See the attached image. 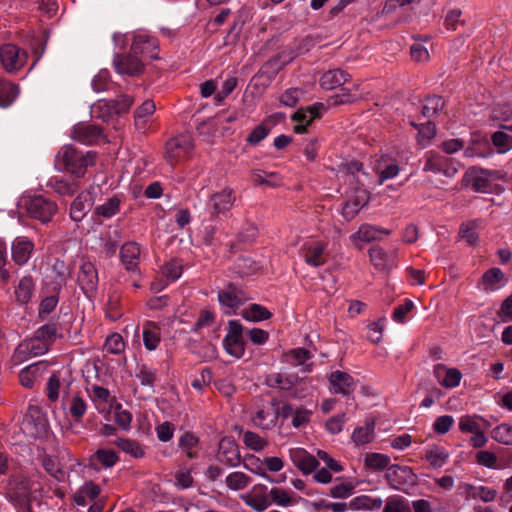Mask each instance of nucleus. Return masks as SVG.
<instances>
[{"instance_id": "obj_44", "label": "nucleus", "mask_w": 512, "mask_h": 512, "mask_svg": "<svg viewBox=\"0 0 512 512\" xmlns=\"http://www.w3.org/2000/svg\"><path fill=\"white\" fill-rule=\"evenodd\" d=\"M50 272L51 279L55 285L59 287L66 284L67 280L71 276L69 267L60 259H55L54 263L51 265Z\"/></svg>"}, {"instance_id": "obj_16", "label": "nucleus", "mask_w": 512, "mask_h": 512, "mask_svg": "<svg viewBox=\"0 0 512 512\" xmlns=\"http://www.w3.org/2000/svg\"><path fill=\"white\" fill-rule=\"evenodd\" d=\"M216 457L220 463L230 468L237 467L241 463L238 445L231 437H223L220 440Z\"/></svg>"}, {"instance_id": "obj_15", "label": "nucleus", "mask_w": 512, "mask_h": 512, "mask_svg": "<svg viewBox=\"0 0 512 512\" xmlns=\"http://www.w3.org/2000/svg\"><path fill=\"white\" fill-rule=\"evenodd\" d=\"M88 393L98 412L111 417L113 409L119 404L116 397L105 386H92V391L88 390Z\"/></svg>"}, {"instance_id": "obj_43", "label": "nucleus", "mask_w": 512, "mask_h": 512, "mask_svg": "<svg viewBox=\"0 0 512 512\" xmlns=\"http://www.w3.org/2000/svg\"><path fill=\"white\" fill-rule=\"evenodd\" d=\"M122 199L114 195L108 198L103 204L98 205L94 209V213L104 218H111L120 211Z\"/></svg>"}, {"instance_id": "obj_17", "label": "nucleus", "mask_w": 512, "mask_h": 512, "mask_svg": "<svg viewBox=\"0 0 512 512\" xmlns=\"http://www.w3.org/2000/svg\"><path fill=\"white\" fill-rule=\"evenodd\" d=\"M242 499L247 506L256 512H263L272 505L269 489L264 484H255Z\"/></svg>"}, {"instance_id": "obj_19", "label": "nucleus", "mask_w": 512, "mask_h": 512, "mask_svg": "<svg viewBox=\"0 0 512 512\" xmlns=\"http://www.w3.org/2000/svg\"><path fill=\"white\" fill-rule=\"evenodd\" d=\"M312 409L307 407H298L290 403H285L280 407V418H292L291 424L294 428L300 429L310 422Z\"/></svg>"}, {"instance_id": "obj_11", "label": "nucleus", "mask_w": 512, "mask_h": 512, "mask_svg": "<svg viewBox=\"0 0 512 512\" xmlns=\"http://www.w3.org/2000/svg\"><path fill=\"white\" fill-rule=\"evenodd\" d=\"M49 351L46 344L42 343L37 337H30L23 340L16 347L12 360L15 364H20L31 357L43 355Z\"/></svg>"}, {"instance_id": "obj_8", "label": "nucleus", "mask_w": 512, "mask_h": 512, "mask_svg": "<svg viewBox=\"0 0 512 512\" xmlns=\"http://www.w3.org/2000/svg\"><path fill=\"white\" fill-rule=\"evenodd\" d=\"M192 138L188 134H180L167 141L166 158L171 165H175L187 158L193 150Z\"/></svg>"}, {"instance_id": "obj_45", "label": "nucleus", "mask_w": 512, "mask_h": 512, "mask_svg": "<svg viewBox=\"0 0 512 512\" xmlns=\"http://www.w3.org/2000/svg\"><path fill=\"white\" fill-rule=\"evenodd\" d=\"M445 100L441 96H430L424 99L421 113L426 118L437 116L444 108Z\"/></svg>"}, {"instance_id": "obj_41", "label": "nucleus", "mask_w": 512, "mask_h": 512, "mask_svg": "<svg viewBox=\"0 0 512 512\" xmlns=\"http://www.w3.org/2000/svg\"><path fill=\"white\" fill-rule=\"evenodd\" d=\"M45 471L57 482L65 481L67 474L62 468L58 457L47 455L42 460Z\"/></svg>"}, {"instance_id": "obj_21", "label": "nucleus", "mask_w": 512, "mask_h": 512, "mask_svg": "<svg viewBox=\"0 0 512 512\" xmlns=\"http://www.w3.org/2000/svg\"><path fill=\"white\" fill-rule=\"evenodd\" d=\"M78 284L85 294H92L98 287V272L95 265L90 261H84L77 276Z\"/></svg>"}, {"instance_id": "obj_5", "label": "nucleus", "mask_w": 512, "mask_h": 512, "mask_svg": "<svg viewBox=\"0 0 512 512\" xmlns=\"http://www.w3.org/2000/svg\"><path fill=\"white\" fill-rule=\"evenodd\" d=\"M250 299L249 294L234 283H228L218 292L219 303L227 315L236 313L237 309Z\"/></svg>"}, {"instance_id": "obj_63", "label": "nucleus", "mask_w": 512, "mask_h": 512, "mask_svg": "<svg viewBox=\"0 0 512 512\" xmlns=\"http://www.w3.org/2000/svg\"><path fill=\"white\" fill-rule=\"evenodd\" d=\"M92 88L96 92L106 91L112 85L110 73L106 69H102L92 79Z\"/></svg>"}, {"instance_id": "obj_27", "label": "nucleus", "mask_w": 512, "mask_h": 512, "mask_svg": "<svg viewBox=\"0 0 512 512\" xmlns=\"http://www.w3.org/2000/svg\"><path fill=\"white\" fill-rule=\"evenodd\" d=\"M94 203L90 192L82 191L73 200L70 206V218L75 222H80L90 211Z\"/></svg>"}, {"instance_id": "obj_42", "label": "nucleus", "mask_w": 512, "mask_h": 512, "mask_svg": "<svg viewBox=\"0 0 512 512\" xmlns=\"http://www.w3.org/2000/svg\"><path fill=\"white\" fill-rule=\"evenodd\" d=\"M243 467L251 473L260 476L270 483H279L278 480L272 478L267 472L260 458L251 455L244 459Z\"/></svg>"}, {"instance_id": "obj_6", "label": "nucleus", "mask_w": 512, "mask_h": 512, "mask_svg": "<svg viewBox=\"0 0 512 512\" xmlns=\"http://www.w3.org/2000/svg\"><path fill=\"white\" fill-rule=\"evenodd\" d=\"M24 207L30 217L40 220L42 223L49 222L57 212V204L42 196L35 195L24 200Z\"/></svg>"}, {"instance_id": "obj_10", "label": "nucleus", "mask_w": 512, "mask_h": 512, "mask_svg": "<svg viewBox=\"0 0 512 512\" xmlns=\"http://www.w3.org/2000/svg\"><path fill=\"white\" fill-rule=\"evenodd\" d=\"M27 57V52L14 44H4L0 47V61L8 73H13L23 68Z\"/></svg>"}, {"instance_id": "obj_36", "label": "nucleus", "mask_w": 512, "mask_h": 512, "mask_svg": "<svg viewBox=\"0 0 512 512\" xmlns=\"http://www.w3.org/2000/svg\"><path fill=\"white\" fill-rule=\"evenodd\" d=\"M384 233L389 235L391 233L390 230L379 228L370 224H363L359 227V229L350 236L352 241L360 240L363 242H371L379 239L378 234Z\"/></svg>"}, {"instance_id": "obj_52", "label": "nucleus", "mask_w": 512, "mask_h": 512, "mask_svg": "<svg viewBox=\"0 0 512 512\" xmlns=\"http://www.w3.org/2000/svg\"><path fill=\"white\" fill-rule=\"evenodd\" d=\"M156 106L153 100L144 101L134 113L135 125L143 128L147 122V118L155 112Z\"/></svg>"}, {"instance_id": "obj_13", "label": "nucleus", "mask_w": 512, "mask_h": 512, "mask_svg": "<svg viewBox=\"0 0 512 512\" xmlns=\"http://www.w3.org/2000/svg\"><path fill=\"white\" fill-rule=\"evenodd\" d=\"M223 346L230 355L237 358L244 354L243 328L238 321L228 322V332L223 339Z\"/></svg>"}, {"instance_id": "obj_25", "label": "nucleus", "mask_w": 512, "mask_h": 512, "mask_svg": "<svg viewBox=\"0 0 512 512\" xmlns=\"http://www.w3.org/2000/svg\"><path fill=\"white\" fill-rule=\"evenodd\" d=\"M289 457L293 464L304 474H310L316 470L318 460L305 449L300 447L290 448Z\"/></svg>"}, {"instance_id": "obj_26", "label": "nucleus", "mask_w": 512, "mask_h": 512, "mask_svg": "<svg viewBox=\"0 0 512 512\" xmlns=\"http://www.w3.org/2000/svg\"><path fill=\"white\" fill-rule=\"evenodd\" d=\"M459 490L462 496L467 500H481L483 502H491L495 499L497 492L487 486H476L470 483H461Z\"/></svg>"}, {"instance_id": "obj_3", "label": "nucleus", "mask_w": 512, "mask_h": 512, "mask_svg": "<svg viewBox=\"0 0 512 512\" xmlns=\"http://www.w3.org/2000/svg\"><path fill=\"white\" fill-rule=\"evenodd\" d=\"M19 429L27 442L45 438L49 434L48 419L38 407L31 406L24 415Z\"/></svg>"}, {"instance_id": "obj_14", "label": "nucleus", "mask_w": 512, "mask_h": 512, "mask_svg": "<svg viewBox=\"0 0 512 512\" xmlns=\"http://www.w3.org/2000/svg\"><path fill=\"white\" fill-rule=\"evenodd\" d=\"M278 418H280V407L277 406L276 400H272L257 409L252 421L255 426L269 430L276 425Z\"/></svg>"}, {"instance_id": "obj_29", "label": "nucleus", "mask_w": 512, "mask_h": 512, "mask_svg": "<svg viewBox=\"0 0 512 512\" xmlns=\"http://www.w3.org/2000/svg\"><path fill=\"white\" fill-rule=\"evenodd\" d=\"M141 249L135 242H127L120 249V259L124 267L128 271L135 272L138 270Z\"/></svg>"}, {"instance_id": "obj_30", "label": "nucleus", "mask_w": 512, "mask_h": 512, "mask_svg": "<svg viewBox=\"0 0 512 512\" xmlns=\"http://www.w3.org/2000/svg\"><path fill=\"white\" fill-rule=\"evenodd\" d=\"M351 79L349 73L341 69H331L322 74L319 83L325 90L336 89Z\"/></svg>"}, {"instance_id": "obj_46", "label": "nucleus", "mask_w": 512, "mask_h": 512, "mask_svg": "<svg viewBox=\"0 0 512 512\" xmlns=\"http://www.w3.org/2000/svg\"><path fill=\"white\" fill-rule=\"evenodd\" d=\"M116 445L122 452L135 459H140L145 455V449L136 440L119 438L116 440Z\"/></svg>"}, {"instance_id": "obj_33", "label": "nucleus", "mask_w": 512, "mask_h": 512, "mask_svg": "<svg viewBox=\"0 0 512 512\" xmlns=\"http://www.w3.org/2000/svg\"><path fill=\"white\" fill-rule=\"evenodd\" d=\"M35 281L31 275H24L15 286L14 294L16 301L20 304H27L33 297Z\"/></svg>"}, {"instance_id": "obj_47", "label": "nucleus", "mask_w": 512, "mask_h": 512, "mask_svg": "<svg viewBox=\"0 0 512 512\" xmlns=\"http://www.w3.org/2000/svg\"><path fill=\"white\" fill-rule=\"evenodd\" d=\"M19 88L16 84L0 78V106L6 108L16 99Z\"/></svg>"}, {"instance_id": "obj_57", "label": "nucleus", "mask_w": 512, "mask_h": 512, "mask_svg": "<svg viewBox=\"0 0 512 512\" xmlns=\"http://www.w3.org/2000/svg\"><path fill=\"white\" fill-rule=\"evenodd\" d=\"M390 458L381 453H368L364 458L366 468L373 470H382L389 467Z\"/></svg>"}, {"instance_id": "obj_51", "label": "nucleus", "mask_w": 512, "mask_h": 512, "mask_svg": "<svg viewBox=\"0 0 512 512\" xmlns=\"http://www.w3.org/2000/svg\"><path fill=\"white\" fill-rule=\"evenodd\" d=\"M504 280V273L500 268L493 267L487 270L481 278L483 290L493 291L497 288V284Z\"/></svg>"}, {"instance_id": "obj_32", "label": "nucleus", "mask_w": 512, "mask_h": 512, "mask_svg": "<svg viewBox=\"0 0 512 512\" xmlns=\"http://www.w3.org/2000/svg\"><path fill=\"white\" fill-rule=\"evenodd\" d=\"M50 349L58 337H61V325L58 321H50L40 326L33 334Z\"/></svg>"}, {"instance_id": "obj_37", "label": "nucleus", "mask_w": 512, "mask_h": 512, "mask_svg": "<svg viewBox=\"0 0 512 512\" xmlns=\"http://www.w3.org/2000/svg\"><path fill=\"white\" fill-rule=\"evenodd\" d=\"M100 491L99 485L87 481L74 494L73 501L78 506H85L87 499L94 500L100 494Z\"/></svg>"}, {"instance_id": "obj_18", "label": "nucleus", "mask_w": 512, "mask_h": 512, "mask_svg": "<svg viewBox=\"0 0 512 512\" xmlns=\"http://www.w3.org/2000/svg\"><path fill=\"white\" fill-rule=\"evenodd\" d=\"M235 200L233 189L226 187L210 196L208 207L213 216H218L228 212L233 207Z\"/></svg>"}, {"instance_id": "obj_50", "label": "nucleus", "mask_w": 512, "mask_h": 512, "mask_svg": "<svg viewBox=\"0 0 512 512\" xmlns=\"http://www.w3.org/2000/svg\"><path fill=\"white\" fill-rule=\"evenodd\" d=\"M48 185L61 196H72L79 189L76 182H70L63 178H52Z\"/></svg>"}, {"instance_id": "obj_4", "label": "nucleus", "mask_w": 512, "mask_h": 512, "mask_svg": "<svg viewBox=\"0 0 512 512\" xmlns=\"http://www.w3.org/2000/svg\"><path fill=\"white\" fill-rule=\"evenodd\" d=\"M459 163L437 151H428L424 155L423 171L441 174L453 178L458 173Z\"/></svg>"}, {"instance_id": "obj_28", "label": "nucleus", "mask_w": 512, "mask_h": 512, "mask_svg": "<svg viewBox=\"0 0 512 512\" xmlns=\"http://www.w3.org/2000/svg\"><path fill=\"white\" fill-rule=\"evenodd\" d=\"M376 418L367 417L362 426L356 427L351 435L352 442L356 446L371 443L375 438Z\"/></svg>"}, {"instance_id": "obj_54", "label": "nucleus", "mask_w": 512, "mask_h": 512, "mask_svg": "<svg viewBox=\"0 0 512 512\" xmlns=\"http://www.w3.org/2000/svg\"><path fill=\"white\" fill-rule=\"evenodd\" d=\"M272 504L280 507H289L294 503L291 493L280 487H273L269 490Z\"/></svg>"}, {"instance_id": "obj_58", "label": "nucleus", "mask_w": 512, "mask_h": 512, "mask_svg": "<svg viewBox=\"0 0 512 512\" xmlns=\"http://www.w3.org/2000/svg\"><path fill=\"white\" fill-rule=\"evenodd\" d=\"M491 436L498 443L512 445V424L503 423L496 426Z\"/></svg>"}, {"instance_id": "obj_22", "label": "nucleus", "mask_w": 512, "mask_h": 512, "mask_svg": "<svg viewBox=\"0 0 512 512\" xmlns=\"http://www.w3.org/2000/svg\"><path fill=\"white\" fill-rule=\"evenodd\" d=\"M157 50V39L147 35L135 36L131 45V51L138 55L142 61L144 59H158Z\"/></svg>"}, {"instance_id": "obj_49", "label": "nucleus", "mask_w": 512, "mask_h": 512, "mask_svg": "<svg viewBox=\"0 0 512 512\" xmlns=\"http://www.w3.org/2000/svg\"><path fill=\"white\" fill-rule=\"evenodd\" d=\"M241 315L244 319L252 322L268 320L272 317V313L260 304H251L242 311Z\"/></svg>"}, {"instance_id": "obj_35", "label": "nucleus", "mask_w": 512, "mask_h": 512, "mask_svg": "<svg viewBox=\"0 0 512 512\" xmlns=\"http://www.w3.org/2000/svg\"><path fill=\"white\" fill-rule=\"evenodd\" d=\"M161 340L160 327L152 322L147 321L143 325V343L147 350L152 351L157 348Z\"/></svg>"}, {"instance_id": "obj_12", "label": "nucleus", "mask_w": 512, "mask_h": 512, "mask_svg": "<svg viewBox=\"0 0 512 512\" xmlns=\"http://www.w3.org/2000/svg\"><path fill=\"white\" fill-rule=\"evenodd\" d=\"M113 65L118 74L128 76H139L144 71L142 59L131 50L128 54H116L113 58Z\"/></svg>"}, {"instance_id": "obj_48", "label": "nucleus", "mask_w": 512, "mask_h": 512, "mask_svg": "<svg viewBox=\"0 0 512 512\" xmlns=\"http://www.w3.org/2000/svg\"><path fill=\"white\" fill-rule=\"evenodd\" d=\"M90 460L93 464H100L103 468H112L119 460L118 455L112 449H98Z\"/></svg>"}, {"instance_id": "obj_39", "label": "nucleus", "mask_w": 512, "mask_h": 512, "mask_svg": "<svg viewBox=\"0 0 512 512\" xmlns=\"http://www.w3.org/2000/svg\"><path fill=\"white\" fill-rule=\"evenodd\" d=\"M490 173L486 170L470 169L467 176L470 178L472 189L476 192L486 193L490 188L488 175Z\"/></svg>"}, {"instance_id": "obj_24", "label": "nucleus", "mask_w": 512, "mask_h": 512, "mask_svg": "<svg viewBox=\"0 0 512 512\" xmlns=\"http://www.w3.org/2000/svg\"><path fill=\"white\" fill-rule=\"evenodd\" d=\"M34 251V243L26 236L16 237L11 246V253L13 261L19 265H25Z\"/></svg>"}, {"instance_id": "obj_34", "label": "nucleus", "mask_w": 512, "mask_h": 512, "mask_svg": "<svg viewBox=\"0 0 512 512\" xmlns=\"http://www.w3.org/2000/svg\"><path fill=\"white\" fill-rule=\"evenodd\" d=\"M383 500L381 497L359 495L350 500L351 511H377L381 509Z\"/></svg>"}, {"instance_id": "obj_64", "label": "nucleus", "mask_w": 512, "mask_h": 512, "mask_svg": "<svg viewBox=\"0 0 512 512\" xmlns=\"http://www.w3.org/2000/svg\"><path fill=\"white\" fill-rule=\"evenodd\" d=\"M492 142L500 153L507 152L512 148V136L503 131L493 133Z\"/></svg>"}, {"instance_id": "obj_61", "label": "nucleus", "mask_w": 512, "mask_h": 512, "mask_svg": "<svg viewBox=\"0 0 512 512\" xmlns=\"http://www.w3.org/2000/svg\"><path fill=\"white\" fill-rule=\"evenodd\" d=\"M477 223L476 221H470L463 223L459 229V236L466 241L469 245H474L478 241V234L476 232Z\"/></svg>"}, {"instance_id": "obj_23", "label": "nucleus", "mask_w": 512, "mask_h": 512, "mask_svg": "<svg viewBox=\"0 0 512 512\" xmlns=\"http://www.w3.org/2000/svg\"><path fill=\"white\" fill-rule=\"evenodd\" d=\"M369 199V192L366 189H356L354 194L344 203L342 216L347 221L352 220L368 204Z\"/></svg>"}, {"instance_id": "obj_20", "label": "nucleus", "mask_w": 512, "mask_h": 512, "mask_svg": "<svg viewBox=\"0 0 512 512\" xmlns=\"http://www.w3.org/2000/svg\"><path fill=\"white\" fill-rule=\"evenodd\" d=\"M327 243L322 241H312L305 243L301 248L304 261L313 267H319L327 260Z\"/></svg>"}, {"instance_id": "obj_55", "label": "nucleus", "mask_w": 512, "mask_h": 512, "mask_svg": "<svg viewBox=\"0 0 512 512\" xmlns=\"http://www.w3.org/2000/svg\"><path fill=\"white\" fill-rule=\"evenodd\" d=\"M108 420H114L115 423L123 430L127 431L131 427L132 416L130 412L126 409H123L121 404H118L115 409H113L111 417H106Z\"/></svg>"}, {"instance_id": "obj_1", "label": "nucleus", "mask_w": 512, "mask_h": 512, "mask_svg": "<svg viewBox=\"0 0 512 512\" xmlns=\"http://www.w3.org/2000/svg\"><path fill=\"white\" fill-rule=\"evenodd\" d=\"M40 485L29 478L14 476L7 485V499L15 506L18 512H29L32 500L41 496Z\"/></svg>"}, {"instance_id": "obj_2", "label": "nucleus", "mask_w": 512, "mask_h": 512, "mask_svg": "<svg viewBox=\"0 0 512 512\" xmlns=\"http://www.w3.org/2000/svg\"><path fill=\"white\" fill-rule=\"evenodd\" d=\"M96 153L88 151L84 153L71 145L63 146L55 157L56 166L76 177H82L87 167L95 163Z\"/></svg>"}, {"instance_id": "obj_9", "label": "nucleus", "mask_w": 512, "mask_h": 512, "mask_svg": "<svg viewBox=\"0 0 512 512\" xmlns=\"http://www.w3.org/2000/svg\"><path fill=\"white\" fill-rule=\"evenodd\" d=\"M385 479L396 490H405L415 485L416 474L409 466L393 464L387 467Z\"/></svg>"}, {"instance_id": "obj_53", "label": "nucleus", "mask_w": 512, "mask_h": 512, "mask_svg": "<svg viewBox=\"0 0 512 512\" xmlns=\"http://www.w3.org/2000/svg\"><path fill=\"white\" fill-rule=\"evenodd\" d=\"M125 347L126 344L123 337L119 333H112L107 336L103 350L109 354L120 355L125 351Z\"/></svg>"}, {"instance_id": "obj_59", "label": "nucleus", "mask_w": 512, "mask_h": 512, "mask_svg": "<svg viewBox=\"0 0 512 512\" xmlns=\"http://www.w3.org/2000/svg\"><path fill=\"white\" fill-rule=\"evenodd\" d=\"M235 271L241 276H248L259 269L257 262L249 257H239L234 264Z\"/></svg>"}, {"instance_id": "obj_31", "label": "nucleus", "mask_w": 512, "mask_h": 512, "mask_svg": "<svg viewBox=\"0 0 512 512\" xmlns=\"http://www.w3.org/2000/svg\"><path fill=\"white\" fill-rule=\"evenodd\" d=\"M101 129L94 124L80 123L75 126L73 131L74 138L83 143L91 145L96 143L101 137Z\"/></svg>"}, {"instance_id": "obj_7", "label": "nucleus", "mask_w": 512, "mask_h": 512, "mask_svg": "<svg viewBox=\"0 0 512 512\" xmlns=\"http://www.w3.org/2000/svg\"><path fill=\"white\" fill-rule=\"evenodd\" d=\"M20 384H34L46 382V384H60L58 375L51 372L44 361L34 363L22 369L19 373Z\"/></svg>"}, {"instance_id": "obj_38", "label": "nucleus", "mask_w": 512, "mask_h": 512, "mask_svg": "<svg viewBox=\"0 0 512 512\" xmlns=\"http://www.w3.org/2000/svg\"><path fill=\"white\" fill-rule=\"evenodd\" d=\"M251 482V477L242 471H233L229 473L224 480L226 488L230 491L244 490Z\"/></svg>"}, {"instance_id": "obj_62", "label": "nucleus", "mask_w": 512, "mask_h": 512, "mask_svg": "<svg viewBox=\"0 0 512 512\" xmlns=\"http://www.w3.org/2000/svg\"><path fill=\"white\" fill-rule=\"evenodd\" d=\"M383 512H410V509L403 497L392 495L386 499Z\"/></svg>"}, {"instance_id": "obj_60", "label": "nucleus", "mask_w": 512, "mask_h": 512, "mask_svg": "<svg viewBox=\"0 0 512 512\" xmlns=\"http://www.w3.org/2000/svg\"><path fill=\"white\" fill-rule=\"evenodd\" d=\"M102 247L108 257H112L116 254L120 243V234L117 230L113 232H107L105 237L102 238Z\"/></svg>"}, {"instance_id": "obj_40", "label": "nucleus", "mask_w": 512, "mask_h": 512, "mask_svg": "<svg viewBox=\"0 0 512 512\" xmlns=\"http://www.w3.org/2000/svg\"><path fill=\"white\" fill-rule=\"evenodd\" d=\"M448 458L449 453L441 446L433 445L426 449L425 459L433 468H441Z\"/></svg>"}, {"instance_id": "obj_56", "label": "nucleus", "mask_w": 512, "mask_h": 512, "mask_svg": "<svg viewBox=\"0 0 512 512\" xmlns=\"http://www.w3.org/2000/svg\"><path fill=\"white\" fill-rule=\"evenodd\" d=\"M370 261L374 267L380 271L388 269V255L383 248L379 246L371 247L368 251Z\"/></svg>"}]
</instances>
